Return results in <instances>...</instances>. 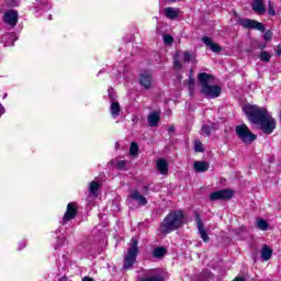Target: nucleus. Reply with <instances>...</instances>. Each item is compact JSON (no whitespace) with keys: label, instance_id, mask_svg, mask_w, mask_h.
Listing matches in <instances>:
<instances>
[{"label":"nucleus","instance_id":"6e6552de","mask_svg":"<svg viewBox=\"0 0 281 281\" xmlns=\"http://www.w3.org/2000/svg\"><path fill=\"white\" fill-rule=\"evenodd\" d=\"M232 196H234V191L225 189L211 193L210 199L211 201H227L228 199H232Z\"/></svg>","mask_w":281,"mask_h":281},{"label":"nucleus","instance_id":"5701e85b","mask_svg":"<svg viewBox=\"0 0 281 281\" xmlns=\"http://www.w3.org/2000/svg\"><path fill=\"white\" fill-rule=\"evenodd\" d=\"M140 281H165V280H164V277H161V274H157L155 273V271H151L150 274H147Z\"/></svg>","mask_w":281,"mask_h":281},{"label":"nucleus","instance_id":"c756f323","mask_svg":"<svg viewBox=\"0 0 281 281\" xmlns=\"http://www.w3.org/2000/svg\"><path fill=\"white\" fill-rule=\"evenodd\" d=\"M268 14H270V16H276V9H273V2L271 1L268 2Z\"/></svg>","mask_w":281,"mask_h":281},{"label":"nucleus","instance_id":"f3484780","mask_svg":"<svg viewBox=\"0 0 281 281\" xmlns=\"http://www.w3.org/2000/svg\"><path fill=\"white\" fill-rule=\"evenodd\" d=\"M271 256H273V249H271L268 245H263L261 249V259L263 262L271 260Z\"/></svg>","mask_w":281,"mask_h":281},{"label":"nucleus","instance_id":"bb28decb","mask_svg":"<svg viewBox=\"0 0 281 281\" xmlns=\"http://www.w3.org/2000/svg\"><path fill=\"white\" fill-rule=\"evenodd\" d=\"M139 151V146L137 145V143H132L131 147H130V154L135 157L137 156V153Z\"/></svg>","mask_w":281,"mask_h":281},{"label":"nucleus","instance_id":"4468645a","mask_svg":"<svg viewBox=\"0 0 281 281\" xmlns=\"http://www.w3.org/2000/svg\"><path fill=\"white\" fill-rule=\"evenodd\" d=\"M130 199L136 201L138 205H148V200H146V198L142 195V193H139L137 190L131 192Z\"/></svg>","mask_w":281,"mask_h":281},{"label":"nucleus","instance_id":"e433bc0d","mask_svg":"<svg viewBox=\"0 0 281 281\" xmlns=\"http://www.w3.org/2000/svg\"><path fill=\"white\" fill-rule=\"evenodd\" d=\"M27 245V241H25V239L21 240L18 245V250L21 251V249H25Z\"/></svg>","mask_w":281,"mask_h":281},{"label":"nucleus","instance_id":"20e7f679","mask_svg":"<svg viewBox=\"0 0 281 281\" xmlns=\"http://www.w3.org/2000/svg\"><path fill=\"white\" fill-rule=\"evenodd\" d=\"M137 254H139V248L137 247V239L132 238L130 249H127V254L124 257L123 269H133V265H135L137 260Z\"/></svg>","mask_w":281,"mask_h":281},{"label":"nucleus","instance_id":"c03bdc74","mask_svg":"<svg viewBox=\"0 0 281 281\" xmlns=\"http://www.w3.org/2000/svg\"><path fill=\"white\" fill-rule=\"evenodd\" d=\"M48 21H52V15H48Z\"/></svg>","mask_w":281,"mask_h":281},{"label":"nucleus","instance_id":"2f4dec72","mask_svg":"<svg viewBox=\"0 0 281 281\" xmlns=\"http://www.w3.org/2000/svg\"><path fill=\"white\" fill-rule=\"evenodd\" d=\"M164 43H165V45H172V43H175V38H172V36H170V35H165Z\"/></svg>","mask_w":281,"mask_h":281},{"label":"nucleus","instance_id":"9d476101","mask_svg":"<svg viewBox=\"0 0 281 281\" xmlns=\"http://www.w3.org/2000/svg\"><path fill=\"white\" fill-rule=\"evenodd\" d=\"M195 223L198 225V232L204 243H207L210 240V236H207V233L205 232V228L203 227V221L201 220V215L199 213H194Z\"/></svg>","mask_w":281,"mask_h":281},{"label":"nucleus","instance_id":"58836bf2","mask_svg":"<svg viewBox=\"0 0 281 281\" xmlns=\"http://www.w3.org/2000/svg\"><path fill=\"white\" fill-rule=\"evenodd\" d=\"M5 113V108H3L2 104H0V115H3Z\"/></svg>","mask_w":281,"mask_h":281},{"label":"nucleus","instance_id":"a878e982","mask_svg":"<svg viewBox=\"0 0 281 281\" xmlns=\"http://www.w3.org/2000/svg\"><path fill=\"white\" fill-rule=\"evenodd\" d=\"M2 41L7 46L14 45V34L5 35Z\"/></svg>","mask_w":281,"mask_h":281},{"label":"nucleus","instance_id":"7c9ffc66","mask_svg":"<svg viewBox=\"0 0 281 281\" xmlns=\"http://www.w3.org/2000/svg\"><path fill=\"white\" fill-rule=\"evenodd\" d=\"M260 58L263 63H269V60H271V55L267 52H262Z\"/></svg>","mask_w":281,"mask_h":281},{"label":"nucleus","instance_id":"72a5a7b5","mask_svg":"<svg viewBox=\"0 0 281 281\" xmlns=\"http://www.w3.org/2000/svg\"><path fill=\"white\" fill-rule=\"evenodd\" d=\"M126 167V161L124 160H119L117 164H116V168L119 170H124V168Z\"/></svg>","mask_w":281,"mask_h":281},{"label":"nucleus","instance_id":"2eb2a0df","mask_svg":"<svg viewBox=\"0 0 281 281\" xmlns=\"http://www.w3.org/2000/svg\"><path fill=\"white\" fill-rule=\"evenodd\" d=\"M159 120H161V113L160 112H151L147 116V122L149 126L155 127L159 124Z\"/></svg>","mask_w":281,"mask_h":281},{"label":"nucleus","instance_id":"ea45409f","mask_svg":"<svg viewBox=\"0 0 281 281\" xmlns=\"http://www.w3.org/2000/svg\"><path fill=\"white\" fill-rule=\"evenodd\" d=\"M82 281H93V279H92V278H89V277H85V278L82 279Z\"/></svg>","mask_w":281,"mask_h":281},{"label":"nucleus","instance_id":"dca6fc26","mask_svg":"<svg viewBox=\"0 0 281 281\" xmlns=\"http://www.w3.org/2000/svg\"><path fill=\"white\" fill-rule=\"evenodd\" d=\"M202 42L204 43V45H206V47H210V49H212L214 54H218V52H221L222 49L218 44L212 42V38L207 36L202 37Z\"/></svg>","mask_w":281,"mask_h":281},{"label":"nucleus","instance_id":"9b49d317","mask_svg":"<svg viewBox=\"0 0 281 281\" xmlns=\"http://www.w3.org/2000/svg\"><path fill=\"white\" fill-rule=\"evenodd\" d=\"M139 85L143 89L153 88V75L150 72H143L139 77Z\"/></svg>","mask_w":281,"mask_h":281},{"label":"nucleus","instance_id":"aec40b11","mask_svg":"<svg viewBox=\"0 0 281 281\" xmlns=\"http://www.w3.org/2000/svg\"><path fill=\"white\" fill-rule=\"evenodd\" d=\"M164 12L167 19H177V16H179V9L177 8L167 7L164 9Z\"/></svg>","mask_w":281,"mask_h":281},{"label":"nucleus","instance_id":"37998d69","mask_svg":"<svg viewBox=\"0 0 281 281\" xmlns=\"http://www.w3.org/2000/svg\"><path fill=\"white\" fill-rule=\"evenodd\" d=\"M171 3H175L177 0H169Z\"/></svg>","mask_w":281,"mask_h":281},{"label":"nucleus","instance_id":"7ed1b4c3","mask_svg":"<svg viewBox=\"0 0 281 281\" xmlns=\"http://www.w3.org/2000/svg\"><path fill=\"white\" fill-rule=\"evenodd\" d=\"M198 80L202 87V93L206 95V98H218L221 95L223 89L220 86H212L210 82L212 81V76L205 72H201L198 76Z\"/></svg>","mask_w":281,"mask_h":281},{"label":"nucleus","instance_id":"4c0bfd02","mask_svg":"<svg viewBox=\"0 0 281 281\" xmlns=\"http://www.w3.org/2000/svg\"><path fill=\"white\" fill-rule=\"evenodd\" d=\"M173 67H175L176 69H181V64L179 63V60H177V58H175Z\"/></svg>","mask_w":281,"mask_h":281},{"label":"nucleus","instance_id":"c9c22d12","mask_svg":"<svg viewBox=\"0 0 281 281\" xmlns=\"http://www.w3.org/2000/svg\"><path fill=\"white\" fill-rule=\"evenodd\" d=\"M273 36V33H271V31H267L265 34H263V40L265 41H271Z\"/></svg>","mask_w":281,"mask_h":281},{"label":"nucleus","instance_id":"a211bd4d","mask_svg":"<svg viewBox=\"0 0 281 281\" xmlns=\"http://www.w3.org/2000/svg\"><path fill=\"white\" fill-rule=\"evenodd\" d=\"M193 168L195 172H207V170H210V164L206 161H195Z\"/></svg>","mask_w":281,"mask_h":281},{"label":"nucleus","instance_id":"b1692460","mask_svg":"<svg viewBox=\"0 0 281 281\" xmlns=\"http://www.w3.org/2000/svg\"><path fill=\"white\" fill-rule=\"evenodd\" d=\"M256 225H257L258 229H260L261 232H267V229H269V223L267 222V220L257 218Z\"/></svg>","mask_w":281,"mask_h":281},{"label":"nucleus","instance_id":"412c9836","mask_svg":"<svg viewBox=\"0 0 281 281\" xmlns=\"http://www.w3.org/2000/svg\"><path fill=\"white\" fill-rule=\"evenodd\" d=\"M120 111H122L120 103L117 101H113L110 105V112L112 117H120Z\"/></svg>","mask_w":281,"mask_h":281},{"label":"nucleus","instance_id":"393cba45","mask_svg":"<svg viewBox=\"0 0 281 281\" xmlns=\"http://www.w3.org/2000/svg\"><path fill=\"white\" fill-rule=\"evenodd\" d=\"M154 258H164L166 256V248L164 247H156L153 250Z\"/></svg>","mask_w":281,"mask_h":281},{"label":"nucleus","instance_id":"cd10ccee","mask_svg":"<svg viewBox=\"0 0 281 281\" xmlns=\"http://www.w3.org/2000/svg\"><path fill=\"white\" fill-rule=\"evenodd\" d=\"M201 131L202 135H206L207 137L212 135V127H210V125H203Z\"/></svg>","mask_w":281,"mask_h":281},{"label":"nucleus","instance_id":"f8f14e48","mask_svg":"<svg viewBox=\"0 0 281 281\" xmlns=\"http://www.w3.org/2000/svg\"><path fill=\"white\" fill-rule=\"evenodd\" d=\"M35 10L37 14H43V12L52 10V3H49V0H36Z\"/></svg>","mask_w":281,"mask_h":281},{"label":"nucleus","instance_id":"1a4fd4ad","mask_svg":"<svg viewBox=\"0 0 281 281\" xmlns=\"http://www.w3.org/2000/svg\"><path fill=\"white\" fill-rule=\"evenodd\" d=\"M4 22H7L8 25H11V27H15L16 23H19V12L14 10H9L4 14Z\"/></svg>","mask_w":281,"mask_h":281},{"label":"nucleus","instance_id":"f704fd0d","mask_svg":"<svg viewBox=\"0 0 281 281\" xmlns=\"http://www.w3.org/2000/svg\"><path fill=\"white\" fill-rule=\"evenodd\" d=\"M65 245V237H60L57 239V244L55 246V249H58V247H63Z\"/></svg>","mask_w":281,"mask_h":281},{"label":"nucleus","instance_id":"6ab92c4d","mask_svg":"<svg viewBox=\"0 0 281 281\" xmlns=\"http://www.w3.org/2000/svg\"><path fill=\"white\" fill-rule=\"evenodd\" d=\"M156 168L160 175H168V161H166V159H158L156 161Z\"/></svg>","mask_w":281,"mask_h":281},{"label":"nucleus","instance_id":"4be33fe9","mask_svg":"<svg viewBox=\"0 0 281 281\" xmlns=\"http://www.w3.org/2000/svg\"><path fill=\"white\" fill-rule=\"evenodd\" d=\"M98 190H100V183H98L97 181L90 182L88 187V192L90 196H98Z\"/></svg>","mask_w":281,"mask_h":281},{"label":"nucleus","instance_id":"f257e3e1","mask_svg":"<svg viewBox=\"0 0 281 281\" xmlns=\"http://www.w3.org/2000/svg\"><path fill=\"white\" fill-rule=\"evenodd\" d=\"M244 113L252 124H257L262 133L271 135L276 131V119L271 116L266 108L247 104L243 108Z\"/></svg>","mask_w":281,"mask_h":281},{"label":"nucleus","instance_id":"79ce46f5","mask_svg":"<svg viewBox=\"0 0 281 281\" xmlns=\"http://www.w3.org/2000/svg\"><path fill=\"white\" fill-rule=\"evenodd\" d=\"M277 55L281 56V50H278V52H277Z\"/></svg>","mask_w":281,"mask_h":281},{"label":"nucleus","instance_id":"39448f33","mask_svg":"<svg viewBox=\"0 0 281 281\" xmlns=\"http://www.w3.org/2000/svg\"><path fill=\"white\" fill-rule=\"evenodd\" d=\"M235 133L244 144H251L252 142H256L257 136L251 133L249 127L245 124L237 125L235 127Z\"/></svg>","mask_w":281,"mask_h":281},{"label":"nucleus","instance_id":"a19ab883","mask_svg":"<svg viewBox=\"0 0 281 281\" xmlns=\"http://www.w3.org/2000/svg\"><path fill=\"white\" fill-rule=\"evenodd\" d=\"M234 281H245L243 278H236Z\"/></svg>","mask_w":281,"mask_h":281},{"label":"nucleus","instance_id":"0eeeda50","mask_svg":"<svg viewBox=\"0 0 281 281\" xmlns=\"http://www.w3.org/2000/svg\"><path fill=\"white\" fill-rule=\"evenodd\" d=\"M241 27L246 30H258V32H265V24L251 19H241L238 21Z\"/></svg>","mask_w":281,"mask_h":281},{"label":"nucleus","instance_id":"c85d7f7f","mask_svg":"<svg viewBox=\"0 0 281 281\" xmlns=\"http://www.w3.org/2000/svg\"><path fill=\"white\" fill-rule=\"evenodd\" d=\"M194 150H195V153H203V150H205L203 148V143H201L200 140H195Z\"/></svg>","mask_w":281,"mask_h":281},{"label":"nucleus","instance_id":"ddd939ff","mask_svg":"<svg viewBox=\"0 0 281 281\" xmlns=\"http://www.w3.org/2000/svg\"><path fill=\"white\" fill-rule=\"evenodd\" d=\"M251 9L252 12H256V14H265L267 12V8L265 7V2L262 0H252Z\"/></svg>","mask_w":281,"mask_h":281},{"label":"nucleus","instance_id":"f03ea898","mask_svg":"<svg viewBox=\"0 0 281 281\" xmlns=\"http://www.w3.org/2000/svg\"><path fill=\"white\" fill-rule=\"evenodd\" d=\"M183 225V212L182 211H173L169 213L160 225V232L162 234H170V232H175V229H179Z\"/></svg>","mask_w":281,"mask_h":281},{"label":"nucleus","instance_id":"473e14b6","mask_svg":"<svg viewBox=\"0 0 281 281\" xmlns=\"http://www.w3.org/2000/svg\"><path fill=\"white\" fill-rule=\"evenodd\" d=\"M192 58V55H190V53L186 52L182 54V60L184 63H190V59Z\"/></svg>","mask_w":281,"mask_h":281},{"label":"nucleus","instance_id":"423d86ee","mask_svg":"<svg viewBox=\"0 0 281 281\" xmlns=\"http://www.w3.org/2000/svg\"><path fill=\"white\" fill-rule=\"evenodd\" d=\"M78 215V204L76 202H69L66 212L61 218V225H67L69 221H74Z\"/></svg>","mask_w":281,"mask_h":281}]
</instances>
